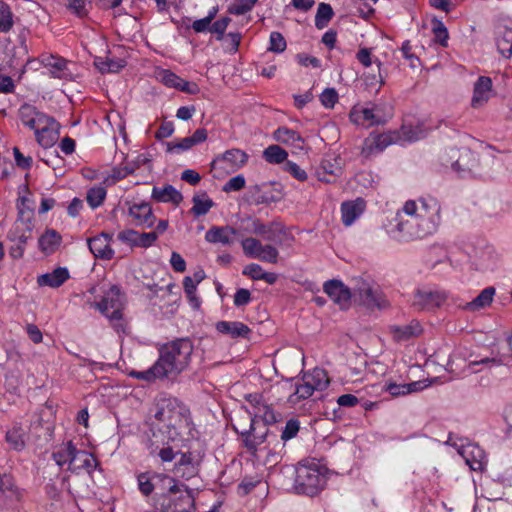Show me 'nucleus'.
<instances>
[{
	"instance_id": "473e14b6",
	"label": "nucleus",
	"mask_w": 512,
	"mask_h": 512,
	"mask_svg": "<svg viewBox=\"0 0 512 512\" xmlns=\"http://www.w3.org/2000/svg\"><path fill=\"white\" fill-rule=\"evenodd\" d=\"M495 295L494 287H486L471 302L467 303L465 308L470 311H477L489 306Z\"/></svg>"
},
{
	"instance_id": "423d86ee",
	"label": "nucleus",
	"mask_w": 512,
	"mask_h": 512,
	"mask_svg": "<svg viewBox=\"0 0 512 512\" xmlns=\"http://www.w3.org/2000/svg\"><path fill=\"white\" fill-rule=\"evenodd\" d=\"M167 492L157 496L155 507L161 512H195L194 497L185 485H178L173 478Z\"/></svg>"
},
{
	"instance_id": "09e8293b",
	"label": "nucleus",
	"mask_w": 512,
	"mask_h": 512,
	"mask_svg": "<svg viewBox=\"0 0 512 512\" xmlns=\"http://www.w3.org/2000/svg\"><path fill=\"white\" fill-rule=\"evenodd\" d=\"M432 31L435 36V40L443 47L447 46L448 31L445 25L440 20L432 21Z\"/></svg>"
},
{
	"instance_id": "6e6552de",
	"label": "nucleus",
	"mask_w": 512,
	"mask_h": 512,
	"mask_svg": "<svg viewBox=\"0 0 512 512\" xmlns=\"http://www.w3.org/2000/svg\"><path fill=\"white\" fill-rule=\"evenodd\" d=\"M447 299L444 291L418 289L413 297L412 306L418 311L434 310L439 308Z\"/></svg>"
},
{
	"instance_id": "c03bdc74",
	"label": "nucleus",
	"mask_w": 512,
	"mask_h": 512,
	"mask_svg": "<svg viewBox=\"0 0 512 512\" xmlns=\"http://www.w3.org/2000/svg\"><path fill=\"white\" fill-rule=\"evenodd\" d=\"M146 160L147 159L145 157H142L140 155V156H138L137 165L126 164L123 167L114 168L112 171L111 177L113 178L114 181H119L121 179H124L128 175L132 174L135 171V169L139 166L140 163H145Z\"/></svg>"
},
{
	"instance_id": "864d4df0",
	"label": "nucleus",
	"mask_w": 512,
	"mask_h": 512,
	"mask_svg": "<svg viewBox=\"0 0 512 512\" xmlns=\"http://www.w3.org/2000/svg\"><path fill=\"white\" fill-rule=\"evenodd\" d=\"M300 423L296 419H290L287 421L282 433H281V439L283 441H288L292 438H294L297 433L299 432Z\"/></svg>"
},
{
	"instance_id": "4d7b16f0",
	"label": "nucleus",
	"mask_w": 512,
	"mask_h": 512,
	"mask_svg": "<svg viewBox=\"0 0 512 512\" xmlns=\"http://www.w3.org/2000/svg\"><path fill=\"white\" fill-rule=\"evenodd\" d=\"M167 146L170 152H181L193 147L194 143L191 137H185L177 142H169Z\"/></svg>"
},
{
	"instance_id": "e433bc0d",
	"label": "nucleus",
	"mask_w": 512,
	"mask_h": 512,
	"mask_svg": "<svg viewBox=\"0 0 512 512\" xmlns=\"http://www.w3.org/2000/svg\"><path fill=\"white\" fill-rule=\"evenodd\" d=\"M24 437L25 432L20 426H14L6 433V441L16 451H20L25 447Z\"/></svg>"
},
{
	"instance_id": "4468645a",
	"label": "nucleus",
	"mask_w": 512,
	"mask_h": 512,
	"mask_svg": "<svg viewBox=\"0 0 512 512\" xmlns=\"http://www.w3.org/2000/svg\"><path fill=\"white\" fill-rule=\"evenodd\" d=\"M199 459L190 451L181 453L180 458L174 466V473L176 476L191 479L199 472Z\"/></svg>"
},
{
	"instance_id": "a18cd8bd",
	"label": "nucleus",
	"mask_w": 512,
	"mask_h": 512,
	"mask_svg": "<svg viewBox=\"0 0 512 512\" xmlns=\"http://www.w3.org/2000/svg\"><path fill=\"white\" fill-rule=\"evenodd\" d=\"M242 248L246 256L250 258H257L263 248V245L258 239L249 237L242 241Z\"/></svg>"
},
{
	"instance_id": "2eb2a0df",
	"label": "nucleus",
	"mask_w": 512,
	"mask_h": 512,
	"mask_svg": "<svg viewBox=\"0 0 512 512\" xmlns=\"http://www.w3.org/2000/svg\"><path fill=\"white\" fill-rule=\"evenodd\" d=\"M128 214L132 218L133 223L137 226L151 228L156 221L150 204L145 202L131 205Z\"/></svg>"
},
{
	"instance_id": "412c9836",
	"label": "nucleus",
	"mask_w": 512,
	"mask_h": 512,
	"mask_svg": "<svg viewBox=\"0 0 512 512\" xmlns=\"http://www.w3.org/2000/svg\"><path fill=\"white\" fill-rule=\"evenodd\" d=\"M216 330L231 338L248 339L251 329L244 323L239 321H219L216 323Z\"/></svg>"
},
{
	"instance_id": "cd10ccee",
	"label": "nucleus",
	"mask_w": 512,
	"mask_h": 512,
	"mask_svg": "<svg viewBox=\"0 0 512 512\" xmlns=\"http://www.w3.org/2000/svg\"><path fill=\"white\" fill-rule=\"evenodd\" d=\"M152 198L158 202H171L175 205H179L183 200L182 194L172 185L154 187L152 190Z\"/></svg>"
},
{
	"instance_id": "58836bf2",
	"label": "nucleus",
	"mask_w": 512,
	"mask_h": 512,
	"mask_svg": "<svg viewBox=\"0 0 512 512\" xmlns=\"http://www.w3.org/2000/svg\"><path fill=\"white\" fill-rule=\"evenodd\" d=\"M333 15V9L329 4L320 3L318 5L317 13L315 16V26L318 29L325 28L328 25V22L332 19Z\"/></svg>"
},
{
	"instance_id": "f704fd0d",
	"label": "nucleus",
	"mask_w": 512,
	"mask_h": 512,
	"mask_svg": "<svg viewBox=\"0 0 512 512\" xmlns=\"http://www.w3.org/2000/svg\"><path fill=\"white\" fill-rule=\"evenodd\" d=\"M257 410L255 411V417H260L265 425H271L279 422L282 419L281 413L275 411L272 406L264 403L257 402Z\"/></svg>"
},
{
	"instance_id": "49530a36",
	"label": "nucleus",
	"mask_w": 512,
	"mask_h": 512,
	"mask_svg": "<svg viewBox=\"0 0 512 512\" xmlns=\"http://www.w3.org/2000/svg\"><path fill=\"white\" fill-rule=\"evenodd\" d=\"M320 169L323 170V176L321 175L320 170L318 171L319 179L325 182H331L332 179L326 175L331 177H336L340 171L341 167L338 164H333L329 160H324L321 163Z\"/></svg>"
},
{
	"instance_id": "ea45409f",
	"label": "nucleus",
	"mask_w": 512,
	"mask_h": 512,
	"mask_svg": "<svg viewBox=\"0 0 512 512\" xmlns=\"http://www.w3.org/2000/svg\"><path fill=\"white\" fill-rule=\"evenodd\" d=\"M263 157L268 163H282L288 157V153L278 145H270L263 151Z\"/></svg>"
},
{
	"instance_id": "f3484780",
	"label": "nucleus",
	"mask_w": 512,
	"mask_h": 512,
	"mask_svg": "<svg viewBox=\"0 0 512 512\" xmlns=\"http://www.w3.org/2000/svg\"><path fill=\"white\" fill-rule=\"evenodd\" d=\"M59 123L51 117V122L43 124L36 132L38 144L44 148L52 147L59 138Z\"/></svg>"
},
{
	"instance_id": "052dcab7",
	"label": "nucleus",
	"mask_w": 512,
	"mask_h": 512,
	"mask_svg": "<svg viewBox=\"0 0 512 512\" xmlns=\"http://www.w3.org/2000/svg\"><path fill=\"white\" fill-rule=\"evenodd\" d=\"M118 239L124 243H127L131 246L138 247V232L127 229L123 230L118 234Z\"/></svg>"
},
{
	"instance_id": "0e129e2a",
	"label": "nucleus",
	"mask_w": 512,
	"mask_h": 512,
	"mask_svg": "<svg viewBox=\"0 0 512 512\" xmlns=\"http://www.w3.org/2000/svg\"><path fill=\"white\" fill-rule=\"evenodd\" d=\"M263 272L262 267L256 263L248 264L243 270V274L249 276L253 280H260Z\"/></svg>"
},
{
	"instance_id": "a19ab883",
	"label": "nucleus",
	"mask_w": 512,
	"mask_h": 512,
	"mask_svg": "<svg viewBox=\"0 0 512 512\" xmlns=\"http://www.w3.org/2000/svg\"><path fill=\"white\" fill-rule=\"evenodd\" d=\"M106 189L103 186H94L87 191L86 200L91 208L101 206L106 198Z\"/></svg>"
},
{
	"instance_id": "0eeeda50",
	"label": "nucleus",
	"mask_w": 512,
	"mask_h": 512,
	"mask_svg": "<svg viewBox=\"0 0 512 512\" xmlns=\"http://www.w3.org/2000/svg\"><path fill=\"white\" fill-rule=\"evenodd\" d=\"M97 308L111 321L122 319L123 296L119 287L113 285L96 304Z\"/></svg>"
},
{
	"instance_id": "79ce46f5",
	"label": "nucleus",
	"mask_w": 512,
	"mask_h": 512,
	"mask_svg": "<svg viewBox=\"0 0 512 512\" xmlns=\"http://www.w3.org/2000/svg\"><path fill=\"white\" fill-rule=\"evenodd\" d=\"M13 25V13L10 7L6 3L0 1V32H9Z\"/></svg>"
},
{
	"instance_id": "2f4dec72",
	"label": "nucleus",
	"mask_w": 512,
	"mask_h": 512,
	"mask_svg": "<svg viewBox=\"0 0 512 512\" xmlns=\"http://www.w3.org/2000/svg\"><path fill=\"white\" fill-rule=\"evenodd\" d=\"M248 155L240 149L227 150L221 158V161L226 164V167L231 171H237L246 164Z\"/></svg>"
},
{
	"instance_id": "13d9d810",
	"label": "nucleus",
	"mask_w": 512,
	"mask_h": 512,
	"mask_svg": "<svg viewBox=\"0 0 512 512\" xmlns=\"http://www.w3.org/2000/svg\"><path fill=\"white\" fill-rule=\"evenodd\" d=\"M230 21H231V19L229 17H223V18L215 21L210 26L209 31L217 34V40H221Z\"/></svg>"
},
{
	"instance_id": "ddd939ff",
	"label": "nucleus",
	"mask_w": 512,
	"mask_h": 512,
	"mask_svg": "<svg viewBox=\"0 0 512 512\" xmlns=\"http://www.w3.org/2000/svg\"><path fill=\"white\" fill-rule=\"evenodd\" d=\"M173 482V478L160 473H141L138 476L139 490L145 495H150L155 488L161 485L162 489H166L169 483Z\"/></svg>"
},
{
	"instance_id": "c9c22d12",
	"label": "nucleus",
	"mask_w": 512,
	"mask_h": 512,
	"mask_svg": "<svg viewBox=\"0 0 512 512\" xmlns=\"http://www.w3.org/2000/svg\"><path fill=\"white\" fill-rule=\"evenodd\" d=\"M75 451L76 447L71 441H69L60 447L59 450L53 452L52 457L58 466L62 467L65 464H68V467H71L73 462L72 457L75 454Z\"/></svg>"
},
{
	"instance_id": "a211bd4d",
	"label": "nucleus",
	"mask_w": 512,
	"mask_h": 512,
	"mask_svg": "<svg viewBox=\"0 0 512 512\" xmlns=\"http://www.w3.org/2000/svg\"><path fill=\"white\" fill-rule=\"evenodd\" d=\"M389 332L395 342H406L412 338L418 337L422 334L423 329L417 320H412L409 324L398 326L392 325L389 327Z\"/></svg>"
},
{
	"instance_id": "6e6d98bb",
	"label": "nucleus",
	"mask_w": 512,
	"mask_h": 512,
	"mask_svg": "<svg viewBox=\"0 0 512 512\" xmlns=\"http://www.w3.org/2000/svg\"><path fill=\"white\" fill-rule=\"evenodd\" d=\"M245 187V178L243 175H237L230 178L223 186L224 192L240 191Z\"/></svg>"
},
{
	"instance_id": "338daca9",
	"label": "nucleus",
	"mask_w": 512,
	"mask_h": 512,
	"mask_svg": "<svg viewBox=\"0 0 512 512\" xmlns=\"http://www.w3.org/2000/svg\"><path fill=\"white\" fill-rule=\"evenodd\" d=\"M251 300V293L249 290L240 288L236 291L234 295V304L236 306H244L247 305Z\"/></svg>"
},
{
	"instance_id": "7ed1b4c3",
	"label": "nucleus",
	"mask_w": 512,
	"mask_h": 512,
	"mask_svg": "<svg viewBox=\"0 0 512 512\" xmlns=\"http://www.w3.org/2000/svg\"><path fill=\"white\" fill-rule=\"evenodd\" d=\"M153 431L168 440L183 439L190 433V418L175 400L162 399L156 406L152 420Z\"/></svg>"
},
{
	"instance_id": "1a4fd4ad",
	"label": "nucleus",
	"mask_w": 512,
	"mask_h": 512,
	"mask_svg": "<svg viewBox=\"0 0 512 512\" xmlns=\"http://www.w3.org/2000/svg\"><path fill=\"white\" fill-rule=\"evenodd\" d=\"M21 123L34 133L45 123L51 122V117L39 111L35 106L23 104L18 111Z\"/></svg>"
},
{
	"instance_id": "72a5a7b5",
	"label": "nucleus",
	"mask_w": 512,
	"mask_h": 512,
	"mask_svg": "<svg viewBox=\"0 0 512 512\" xmlns=\"http://www.w3.org/2000/svg\"><path fill=\"white\" fill-rule=\"evenodd\" d=\"M247 197L248 200L255 205L270 204L276 201L273 195L264 191V185L258 184L249 188Z\"/></svg>"
},
{
	"instance_id": "a878e982",
	"label": "nucleus",
	"mask_w": 512,
	"mask_h": 512,
	"mask_svg": "<svg viewBox=\"0 0 512 512\" xmlns=\"http://www.w3.org/2000/svg\"><path fill=\"white\" fill-rule=\"evenodd\" d=\"M62 242L61 235L54 229H47L38 240L39 249L46 255L53 254Z\"/></svg>"
},
{
	"instance_id": "8fccbe9b",
	"label": "nucleus",
	"mask_w": 512,
	"mask_h": 512,
	"mask_svg": "<svg viewBox=\"0 0 512 512\" xmlns=\"http://www.w3.org/2000/svg\"><path fill=\"white\" fill-rule=\"evenodd\" d=\"M258 0H239L238 3H234L229 6L228 12L233 15H244L251 11Z\"/></svg>"
},
{
	"instance_id": "f257e3e1",
	"label": "nucleus",
	"mask_w": 512,
	"mask_h": 512,
	"mask_svg": "<svg viewBox=\"0 0 512 512\" xmlns=\"http://www.w3.org/2000/svg\"><path fill=\"white\" fill-rule=\"evenodd\" d=\"M441 206L433 197L405 202L402 212H397L396 224L390 233L400 240L424 238L436 232L440 225Z\"/></svg>"
},
{
	"instance_id": "680f3d73",
	"label": "nucleus",
	"mask_w": 512,
	"mask_h": 512,
	"mask_svg": "<svg viewBox=\"0 0 512 512\" xmlns=\"http://www.w3.org/2000/svg\"><path fill=\"white\" fill-rule=\"evenodd\" d=\"M25 330H26V333H27L29 339L34 344H39L42 342L43 334L37 325H35L33 323H29L26 325Z\"/></svg>"
},
{
	"instance_id": "f8f14e48",
	"label": "nucleus",
	"mask_w": 512,
	"mask_h": 512,
	"mask_svg": "<svg viewBox=\"0 0 512 512\" xmlns=\"http://www.w3.org/2000/svg\"><path fill=\"white\" fill-rule=\"evenodd\" d=\"M324 292L342 309L348 308L352 297L350 289L340 280H329L324 284Z\"/></svg>"
},
{
	"instance_id": "5701e85b",
	"label": "nucleus",
	"mask_w": 512,
	"mask_h": 512,
	"mask_svg": "<svg viewBox=\"0 0 512 512\" xmlns=\"http://www.w3.org/2000/svg\"><path fill=\"white\" fill-rule=\"evenodd\" d=\"M365 201L357 198L354 201L343 202L341 205L342 222L345 226H350L363 213Z\"/></svg>"
},
{
	"instance_id": "393cba45",
	"label": "nucleus",
	"mask_w": 512,
	"mask_h": 512,
	"mask_svg": "<svg viewBox=\"0 0 512 512\" xmlns=\"http://www.w3.org/2000/svg\"><path fill=\"white\" fill-rule=\"evenodd\" d=\"M492 88V80L489 77L481 76L474 85L472 107L477 108L483 105L489 99V92Z\"/></svg>"
},
{
	"instance_id": "bb28decb",
	"label": "nucleus",
	"mask_w": 512,
	"mask_h": 512,
	"mask_svg": "<svg viewBox=\"0 0 512 512\" xmlns=\"http://www.w3.org/2000/svg\"><path fill=\"white\" fill-rule=\"evenodd\" d=\"M69 278V272L64 267H58L51 273L40 275L37 283L40 286H49L52 288L60 287Z\"/></svg>"
},
{
	"instance_id": "f03ea898",
	"label": "nucleus",
	"mask_w": 512,
	"mask_h": 512,
	"mask_svg": "<svg viewBox=\"0 0 512 512\" xmlns=\"http://www.w3.org/2000/svg\"><path fill=\"white\" fill-rule=\"evenodd\" d=\"M194 345L189 338H177L167 342L159 348V358L145 371H131L129 376L152 382L169 376L179 375L190 364Z\"/></svg>"
},
{
	"instance_id": "603ef678",
	"label": "nucleus",
	"mask_w": 512,
	"mask_h": 512,
	"mask_svg": "<svg viewBox=\"0 0 512 512\" xmlns=\"http://www.w3.org/2000/svg\"><path fill=\"white\" fill-rule=\"evenodd\" d=\"M279 252L272 245H263L261 252L258 254L256 259L268 263H277Z\"/></svg>"
},
{
	"instance_id": "774afa93",
	"label": "nucleus",
	"mask_w": 512,
	"mask_h": 512,
	"mask_svg": "<svg viewBox=\"0 0 512 512\" xmlns=\"http://www.w3.org/2000/svg\"><path fill=\"white\" fill-rule=\"evenodd\" d=\"M170 263L172 268L176 272H184L186 270V262L183 259V257L177 252H172Z\"/></svg>"
},
{
	"instance_id": "b1692460",
	"label": "nucleus",
	"mask_w": 512,
	"mask_h": 512,
	"mask_svg": "<svg viewBox=\"0 0 512 512\" xmlns=\"http://www.w3.org/2000/svg\"><path fill=\"white\" fill-rule=\"evenodd\" d=\"M350 118L357 124H367L368 126L385 123L383 117L377 113V107L354 110L351 112Z\"/></svg>"
},
{
	"instance_id": "9b49d317",
	"label": "nucleus",
	"mask_w": 512,
	"mask_h": 512,
	"mask_svg": "<svg viewBox=\"0 0 512 512\" xmlns=\"http://www.w3.org/2000/svg\"><path fill=\"white\" fill-rule=\"evenodd\" d=\"M39 61L54 78L67 79L71 76L68 68L69 62L63 57L53 54H42L39 57Z\"/></svg>"
},
{
	"instance_id": "4be33fe9",
	"label": "nucleus",
	"mask_w": 512,
	"mask_h": 512,
	"mask_svg": "<svg viewBox=\"0 0 512 512\" xmlns=\"http://www.w3.org/2000/svg\"><path fill=\"white\" fill-rule=\"evenodd\" d=\"M356 293L360 301L368 308L377 307L381 309L385 307V300H381V297L364 281L358 284Z\"/></svg>"
},
{
	"instance_id": "39448f33",
	"label": "nucleus",
	"mask_w": 512,
	"mask_h": 512,
	"mask_svg": "<svg viewBox=\"0 0 512 512\" xmlns=\"http://www.w3.org/2000/svg\"><path fill=\"white\" fill-rule=\"evenodd\" d=\"M249 421V428L239 430L235 427V431L243 437L244 446L247 452L251 455L253 460L267 464H275L278 460V454L271 453L267 446L263 445L268 437V429L263 426V431L257 432L255 427V419L251 416H247Z\"/></svg>"
},
{
	"instance_id": "c85d7f7f",
	"label": "nucleus",
	"mask_w": 512,
	"mask_h": 512,
	"mask_svg": "<svg viewBox=\"0 0 512 512\" xmlns=\"http://www.w3.org/2000/svg\"><path fill=\"white\" fill-rule=\"evenodd\" d=\"M302 381H306L314 391H322L329 385L327 372L321 368L304 373Z\"/></svg>"
},
{
	"instance_id": "7c9ffc66",
	"label": "nucleus",
	"mask_w": 512,
	"mask_h": 512,
	"mask_svg": "<svg viewBox=\"0 0 512 512\" xmlns=\"http://www.w3.org/2000/svg\"><path fill=\"white\" fill-rule=\"evenodd\" d=\"M273 136L277 142L286 145H293L296 148H302L304 143V139L299 133L284 126L276 129Z\"/></svg>"
},
{
	"instance_id": "de8ad7c7",
	"label": "nucleus",
	"mask_w": 512,
	"mask_h": 512,
	"mask_svg": "<svg viewBox=\"0 0 512 512\" xmlns=\"http://www.w3.org/2000/svg\"><path fill=\"white\" fill-rule=\"evenodd\" d=\"M392 136L390 134H378L371 136L367 141L370 142L371 150L382 151L392 143Z\"/></svg>"
},
{
	"instance_id": "9d476101",
	"label": "nucleus",
	"mask_w": 512,
	"mask_h": 512,
	"mask_svg": "<svg viewBox=\"0 0 512 512\" xmlns=\"http://www.w3.org/2000/svg\"><path fill=\"white\" fill-rule=\"evenodd\" d=\"M166 436H160L155 431L152 432V437L149 439L148 449L151 455H157L163 462H171L179 451H175L169 444Z\"/></svg>"
},
{
	"instance_id": "dca6fc26",
	"label": "nucleus",
	"mask_w": 512,
	"mask_h": 512,
	"mask_svg": "<svg viewBox=\"0 0 512 512\" xmlns=\"http://www.w3.org/2000/svg\"><path fill=\"white\" fill-rule=\"evenodd\" d=\"M112 236L107 233H101L88 239V247L91 253L103 260H110L114 256V250L110 246Z\"/></svg>"
},
{
	"instance_id": "e2e57ef3",
	"label": "nucleus",
	"mask_w": 512,
	"mask_h": 512,
	"mask_svg": "<svg viewBox=\"0 0 512 512\" xmlns=\"http://www.w3.org/2000/svg\"><path fill=\"white\" fill-rule=\"evenodd\" d=\"M67 6L69 10L79 17H83L87 14L85 0H68Z\"/></svg>"
},
{
	"instance_id": "5fc2aeb1",
	"label": "nucleus",
	"mask_w": 512,
	"mask_h": 512,
	"mask_svg": "<svg viewBox=\"0 0 512 512\" xmlns=\"http://www.w3.org/2000/svg\"><path fill=\"white\" fill-rule=\"evenodd\" d=\"M320 101L326 108H333L338 101V93L334 88H326L320 95Z\"/></svg>"
},
{
	"instance_id": "c756f323",
	"label": "nucleus",
	"mask_w": 512,
	"mask_h": 512,
	"mask_svg": "<svg viewBox=\"0 0 512 512\" xmlns=\"http://www.w3.org/2000/svg\"><path fill=\"white\" fill-rule=\"evenodd\" d=\"M496 45L502 56L506 58L512 56V27L501 26L498 28Z\"/></svg>"
},
{
	"instance_id": "aec40b11",
	"label": "nucleus",
	"mask_w": 512,
	"mask_h": 512,
	"mask_svg": "<svg viewBox=\"0 0 512 512\" xmlns=\"http://www.w3.org/2000/svg\"><path fill=\"white\" fill-rule=\"evenodd\" d=\"M237 233L236 229L229 225L212 226L205 234V240L209 243H221L223 245H231L233 236Z\"/></svg>"
},
{
	"instance_id": "3c124183",
	"label": "nucleus",
	"mask_w": 512,
	"mask_h": 512,
	"mask_svg": "<svg viewBox=\"0 0 512 512\" xmlns=\"http://www.w3.org/2000/svg\"><path fill=\"white\" fill-rule=\"evenodd\" d=\"M269 44L270 45H269L268 50L275 52V53H281V52L285 51L286 46H287L284 36L280 32H277V31H273L270 34Z\"/></svg>"
},
{
	"instance_id": "69168bd1",
	"label": "nucleus",
	"mask_w": 512,
	"mask_h": 512,
	"mask_svg": "<svg viewBox=\"0 0 512 512\" xmlns=\"http://www.w3.org/2000/svg\"><path fill=\"white\" fill-rule=\"evenodd\" d=\"M157 240V232L138 233V247L148 248Z\"/></svg>"
},
{
	"instance_id": "37998d69",
	"label": "nucleus",
	"mask_w": 512,
	"mask_h": 512,
	"mask_svg": "<svg viewBox=\"0 0 512 512\" xmlns=\"http://www.w3.org/2000/svg\"><path fill=\"white\" fill-rule=\"evenodd\" d=\"M314 393V390L310 387V385L306 381H302V383L296 384L295 392L289 396V402L292 404H297L301 400L308 399Z\"/></svg>"
},
{
	"instance_id": "4c0bfd02",
	"label": "nucleus",
	"mask_w": 512,
	"mask_h": 512,
	"mask_svg": "<svg viewBox=\"0 0 512 512\" xmlns=\"http://www.w3.org/2000/svg\"><path fill=\"white\" fill-rule=\"evenodd\" d=\"M213 205V201L205 193L202 196L196 195L193 197V207L191 212L195 216H202L207 214Z\"/></svg>"
},
{
	"instance_id": "bf43d9fd",
	"label": "nucleus",
	"mask_w": 512,
	"mask_h": 512,
	"mask_svg": "<svg viewBox=\"0 0 512 512\" xmlns=\"http://www.w3.org/2000/svg\"><path fill=\"white\" fill-rule=\"evenodd\" d=\"M161 79H162V82L166 86L172 87V88H175V89L178 88V86L180 85L181 80H182V78H180L178 75H176L175 73H173V72H171L169 70H164L161 73Z\"/></svg>"
},
{
	"instance_id": "20e7f679",
	"label": "nucleus",
	"mask_w": 512,
	"mask_h": 512,
	"mask_svg": "<svg viewBox=\"0 0 512 512\" xmlns=\"http://www.w3.org/2000/svg\"><path fill=\"white\" fill-rule=\"evenodd\" d=\"M327 468L315 459L302 460L296 468L295 489L300 494L315 496L324 489Z\"/></svg>"
},
{
	"instance_id": "6ab92c4d",
	"label": "nucleus",
	"mask_w": 512,
	"mask_h": 512,
	"mask_svg": "<svg viewBox=\"0 0 512 512\" xmlns=\"http://www.w3.org/2000/svg\"><path fill=\"white\" fill-rule=\"evenodd\" d=\"M72 466L68 469L73 473H79L81 470H85L88 474H91L99 466L98 460L93 454L78 450L76 448L75 454L72 457Z\"/></svg>"
}]
</instances>
